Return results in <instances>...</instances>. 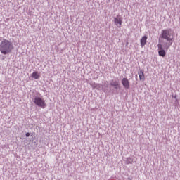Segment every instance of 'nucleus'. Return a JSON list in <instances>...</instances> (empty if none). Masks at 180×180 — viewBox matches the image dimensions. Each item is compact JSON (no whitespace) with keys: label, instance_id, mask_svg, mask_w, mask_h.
Listing matches in <instances>:
<instances>
[{"label":"nucleus","instance_id":"14","mask_svg":"<svg viewBox=\"0 0 180 180\" xmlns=\"http://www.w3.org/2000/svg\"><path fill=\"white\" fill-rule=\"evenodd\" d=\"M26 137H29V136H30V134L29 132L26 133L25 134Z\"/></svg>","mask_w":180,"mask_h":180},{"label":"nucleus","instance_id":"9","mask_svg":"<svg viewBox=\"0 0 180 180\" xmlns=\"http://www.w3.org/2000/svg\"><path fill=\"white\" fill-rule=\"evenodd\" d=\"M141 46L142 47H144V45L146 44L147 43V36H143L141 39Z\"/></svg>","mask_w":180,"mask_h":180},{"label":"nucleus","instance_id":"11","mask_svg":"<svg viewBox=\"0 0 180 180\" xmlns=\"http://www.w3.org/2000/svg\"><path fill=\"white\" fill-rule=\"evenodd\" d=\"M138 75H139V79L140 81H144L145 77H144V72H143L142 70L139 71L138 72Z\"/></svg>","mask_w":180,"mask_h":180},{"label":"nucleus","instance_id":"4","mask_svg":"<svg viewBox=\"0 0 180 180\" xmlns=\"http://www.w3.org/2000/svg\"><path fill=\"white\" fill-rule=\"evenodd\" d=\"M34 103L39 108H41V109H44L46 106H47L46 101L39 96H35L34 98Z\"/></svg>","mask_w":180,"mask_h":180},{"label":"nucleus","instance_id":"5","mask_svg":"<svg viewBox=\"0 0 180 180\" xmlns=\"http://www.w3.org/2000/svg\"><path fill=\"white\" fill-rule=\"evenodd\" d=\"M106 88H108L107 82H105L104 84H97L96 86V89H98V91H103V92H106Z\"/></svg>","mask_w":180,"mask_h":180},{"label":"nucleus","instance_id":"1","mask_svg":"<svg viewBox=\"0 0 180 180\" xmlns=\"http://www.w3.org/2000/svg\"><path fill=\"white\" fill-rule=\"evenodd\" d=\"M159 43L166 46H172V43H174V32L172 30H162L159 37Z\"/></svg>","mask_w":180,"mask_h":180},{"label":"nucleus","instance_id":"7","mask_svg":"<svg viewBox=\"0 0 180 180\" xmlns=\"http://www.w3.org/2000/svg\"><path fill=\"white\" fill-rule=\"evenodd\" d=\"M122 20L123 18H122V17H120V15H117L115 18H114L115 24L118 27H120L122 26Z\"/></svg>","mask_w":180,"mask_h":180},{"label":"nucleus","instance_id":"3","mask_svg":"<svg viewBox=\"0 0 180 180\" xmlns=\"http://www.w3.org/2000/svg\"><path fill=\"white\" fill-rule=\"evenodd\" d=\"M171 46L166 45L165 44H161L159 42L158 44V54L160 57H165L167 55V52H165V50H168Z\"/></svg>","mask_w":180,"mask_h":180},{"label":"nucleus","instance_id":"15","mask_svg":"<svg viewBox=\"0 0 180 180\" xmlns=\"http://www.w3.org/2000/svg\"><path fill=\"white\" fill-rule=\"evenodd\" d=\"M172 98L176 100V96H172Z\"/></svg>","mask_w":180,"mask_h":180},{"label":"nucleus","instance_id":"12","mask_svg":"<svg viewBox=\"0 0 180 180\" xmlns=\"http://www.w3.org/2000/svg\"><path fill=\"white\" fill-rule=\"evenodd\" d=\"M127 164H132L133 162V159L131 158H127L126 160Z\"/></svg>","mask_w":180,"mask_h":180},{"label":"nucleus","instance_id":"8","mask_svg":"<svg viewBox=\"0 0 180 180\" xmlns=\"http://www.w3.org/2000/svg\"><path fill=\"white\" fill-rule=\"evenodd\" d=\"M110 84L111 86H114L115 89H119V82L116 80H111Z\"/></svg>","mask_w":180,"mask_h":180},{"label":"nucleus","instance_id":"10","mask_svg":"<svg viewBox=\"0 0 180 180\" xmlns=\"http://www.w3.org/2000/svg\"><path fill=\"white\" fill-rule=\"evenodd\" d=\"M31 77L34 79H39V78H40V75L39 74V72H35L32 73Z\"/></svg>","mask_w":180,"mask_h":180},{"label":"nucleus","instance_id":"13","mask_svg":"<svg viewBox=\"0 0 180 180\" xmlns=\"http://www.w3.org/2000/svg\"><path fill=\"white\" fill-rule=\"evenodd\" d=\"M90 85L92 86V88H94L95 89L96 88V85H98V84H96L94 82H90Z\"/></svg>","mask_w":180,"mask_h":180},{"label":"nucleus","instance_id":"6","mask_svg":"<svg viewBox=\"0 0 180 180\" xmlns=\"http://www.w3.org/2000/svg\"><path fill=\"white\" fill-rule=\"evenodd\" d=\"M121 84L125 89H129V88H130V82H129V79L126 77L122 78Z\"/></svg>","mask_w":180,"mask_h":180},{"label":"nucleus","instance_id":"2","mask_svg":"<svg viewBox=\"0 0 180 180\" xmlns=\"http://www.w3.org/2000/svg\"><path fill=\"white\" fill-rule=\"evenodd\" d=\"M13 50V44L12 42L8 41V39H3V41L0 44V51L1 54H9V53L12 52Z\"/></svg>","mask_w":180,"mask_h":180}]
</instances>
